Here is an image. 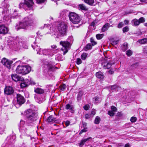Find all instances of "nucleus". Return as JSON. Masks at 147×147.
<instances>
[{
  "label": "nucleus",
  "instance_id": "obj_30",
  "mask_svg": "<svg viewBox=\"0 0 147 147\" xmlns=\"http://www.w3.org/2000/svg\"><path fill=\"white\" fill-rule=\"evenodd\" d=\"M118 41V40L111 38V45H112L113 46H114V45H117Z\"/></svg>",
  "mask_w": 147,
  "mask_h": 147
},
{
  "label": "nucleus",
  "instance_id": "obj_16",
  "mask_svg": "<svg viewBox=\"0 0 147 147\" xmlns=\"http://www.w3.org/2000/svg\"><path fill=\"white\" fill-rule=\"evenodd\" d=\"M110 25L109 23H106L102 27L101 30L102 32H105L110 27Z\"/></svg>",
  "mask_w": 147,
  "mask_h": 147
},
{
  "label": "nucleus",
  "instance_id": "obj_28",
  "mask_svg": "<svg viewBox=\"0 0 147 147\" xmlns=\"http://www.w3.org/2000/svg\"><path fill=\"white\" fill-rule=\"evenodd\" d=\"M21 88H24L25 87H27L28 86V82L25 81L22 82V83H21L20 84Z\"/></svg>",
  "mask_w": 147,
  "mask_h": 147
},
{
  "label": "nucleus",
  "instance_id": "obj_52",
  "mask_svg": "<svg viewBox=\"0 0 147 147\" xmlns=\"http://www.w3.org/2000/svg\"><path fill=\"white\" fill-rule=\"evenodd\" d=\"M70 121H67L65 123V125L66 126H68L70 124Z\"/></svg>",
  "mask_w": 147,
  "mask_h": 147
},
{
  "label": "nucleus",
  "instance_id": "obj_63",
  "mask_svg": "<svg viewBox=\"0 0 147 147\" xmlns=\"http://www.w3.org/2000/svg\"><path fill=\"white\" fill-rule=\"evenodd\" d=\"M144 25L146 26H147V23H145L144 24Z\"/></svg>",
  "mask_w": 147,
  "mask_h": 147
},
{
  "label": "nucleus",
  "instance_id": "obj_57",
  "mask_svg": "<svg viewBox=\"0 0 147 147\" xmlns=\"http://www.w3.org/2000/svg\"><path fill=\"white\" fill-rule=\"evenodd\" d=\"M95 25V23L94 22V21L92 22L90 24L91 26L94 27Z\"/></svg>",
  "mask_w": 147,
  "mask_h": 147
},
{
  "label": "nucleus",
  "instance_id": "obj_43",
  "mask_svg": "<svg viewBox=\"0 0 147 147\" xmlns=\"http://www.w3.org/2000/svg\"><path fill=\"white\" fill-rule=\"evenodd\" d=\"M89 108H90L89 106L88 105H86L83 107V108L86 111H87V110H89Z\"/></svg>",
  "mask_w": 147,
  "mask_h": 147
},
{
  "label": "nucleus",
  "instance_id": "obj_19",
  "mask_svg": "<svg viewBox=\"0 0 147 147\" xmlns=\"http://www.w3.org/2000/svg\"><path fill=\"white\" fill-rule=\"evenodd\" d=\"M65 109L67 110L69 109L71 111V113H74V111L73 109V107L72 105H71L70 104H68L66 105L65 107Z\"/></svg>",
  "mask_w": 147,
  "mask_h": 147
},
{
  "label": "nucleus",
  "instance_id": "obj_60",
  "mask_svg": "<svg viewBox=\"0 0 147 147\" xmlns=\"http://www.w3.org/2000/svg\"><path fill=\"white\" fill-rule=\"evenodd\" d=\"M124 147H130V145L129 143L125 144Z\"/></svg>",
  "mask_w": 147,
  "mask_h": 147
},
{
  "label": "nucleus",
  "instance_id": "obj_62",
  "mask_svg": "<svg viewBox=\"0 0 147 147\" xmlns=\"http://www.w3.org/2000/svg\"><path fill=\"white\" fill-rule=\"evenodd\" d=\"M140 1L142 2H144L145 1V0H140Z\"/></svg>",
  "mask_w": 147,
  "mask_h": 147
},
{
  "label": "nucleus",
  "instance_id": "obj_47",
  "mask_svg": "<svg viewBox=\"0 0 147 147\" xmlns=\"http://www.w3.org/2000/svg\"><path fill=\"white\" fill-rule=\"evenodd\" d=\"M143 51L144 53H147V46H146L143 48Z\"/></svg>",
  "mask_w": 147,
  "mask_h": 147
},
{
  "label": "nucleus",
  "instance_id": "obj_55",
  "mask_svg": "<svg viewBox=\"0 0 147 147\" xmlns=\"http://www.w3.org/2000/svg\"><path fill=\"white\" fill-rule=\"evenodd\" d=\"M124 23L125 25H127L129 23V21L127 20H125L124 21Z\"/></svg>",
  "mask_w": 147,
  "mask_h": 147
},
{
  "label": "nucleus",
  "instance_id": "obj_3",
  "mask_svg": "<svg viewBox=\"0 0 147 147\" xmlns=\"http://www.w3.org/2000/svg\"><path fill=\"white\" fill-rule=\"evenodd\" d=\"M31 69V67L29 66L18 65L16 68V71L18 74L25 75L29 73Z\"/></svg>",
  "mask_w": 147,
  "mask_h": 147
},
{
  "label": "nucleus",
  "instance_id": "obj_12",
  "mask_svg": "<svg viewBox=\"0 0 147 147\" xmlns=\"http://www.w3.org/2000/svg\"><path fill=\"white\" fill-rule=\"evenodd\" d=\"M104 69H110V63L107 59L105 60V62H103L102 64Z\"/></svg>",
  "mask_w": 147,
  "mask_h": 147
},
{
  "label": "nucleus",
  "instance_id": "obj_10",
  "mask_svg": "<svg viewBox=\"0 0 147 147\" xmlns=\"http://www.w3.org/2000/svg\"><path fill=\"white\" fill-rule=\"evenodd\" d=\"M47 66L48 70L47 72L49 76L52 74L51 72H53L55 71L56 69H57V67L49 63H48Z\"/></svg>",
  "mask_w": 147,
  "mask_h": 147
},
{
  "label": "nucleus",
  "instance_id": "obj_33",
  "mask_svg": "<svg viewBox=\"0 0 147 147\" xmlns=\"http://www.w3.org/2000/svg\"><path fill=\"white\" fill-rule=\"evenodd\" d=\"M104 36L103 34H98L96 35V38L98 40H100L102 39Z\"/></svg>",
  "mask_w": 147,
  "mask_h": 147
},
{
  "label": "nucleus",
  "instance_id": "obj_40",
  "mask_svg": "<svg viewBox=\"0 0 147 147\" xmlns=\"http://www.w3.org/2000/svg\"><path fill=\"white\" fill-rule=\"evenodd\" d=\"M82 63V61L80 58H78L77 59L76 63L78 65H80Z\"/></svg>",
  "mask_w": 147,
  "mask_h": 147
},
{
  "label": "nucleus",
  "instance_id": "obj_45",
  "mask_svg": "<svg viewBox=\"0 0 147 147\" xmlns=\"http://www.w3.org/2000/svg\"><path fill=\"white\" fill-rule=\"evenodd\" d=\"M138 20L140 21V23L144 22L145 21V19L143 17L140 18Z\"/></svg>",
  "mask_w": 147,
  "mask_h": 147
},
{
  "label": "nucleus",
  "instance_id": "obj_50",
  "mask_svg": "<svg viewBox=\"0 0 147 147\" xmlns=\"http://www.w3.org/2000/svg\"><path fill=\"white\" fill-rule=\"evenodd\" d=\"M138 64L137 63L133 64L131 65V66L133 67H134L135 68H137V67H138Z\"/></svg>",
  "mask_w": 147,
  "mask_h": 147
},
{
  "label": "nucleus",
  "instance_id": "obj_64",
  "mask_svg": "<svg viewBox=\"0 0 147 147\" xmlns=\"http://www.w3.org/2000/svg\"><path fill=\"white\" fill-rule=\"evenodd\" d=\"M114 72L111 71V74H113Z\"/></svg>",
  "mask_w": 147,
  "mask_h": 147
},
{
  "label": "nucleus",
  "instance_id": "obj_11",
  "mask_svg": "<svg viewBox=\"0 0 147 147\" xmlns=\"http://www.w3.org/2000/svg\"><path fill=\"white\" fill-rule=\"evenodd\" d=\"M8 32V28L5 25H2L0 26V34L3 35L7 34Z\"/></svg>",
  "mask_w": 147,
  "mask_h": 147
},
{
  "label": "nucleus",
  "instance_id": "obj_9",
  "mask_svg": "<svg viewBox=\"0 0 147 147\" xmlns=\"http://www.w3.org/2000/svg\"><path fill=\"white\" fill-rule=\"evenodd\" d=\"M1 63L4 66H5L8 69H9L11 68V66L12 63L11 61H10L5 58H3L1 61Z\"/></svg>",
  "mask_w": 147,
  "mask_h": 147
},
{
  "label": "nucleus",
  "instance_id": "obj_25",
  "mask_svg": "<svg viewBox=\"0 0 147 147\" xmlns=\"http://www.w3.org/2000/svg\"><path fill=\"white\" fill-rule=\"evenodd\" d=\"M84 2L89 5L92 6L93 5V4L94 3V0H84Z\"/></svg>",
  "mask_w": 147,
  "mask_h": 147
},
{
  "label": "nucleus",
  "instance_id": "obj_61",
  "mask_svg": "<svg viewBox=\"0 0 147 147\" xmlns=\"http://www.w3.org/2000/svg\"><path fill=\"white\" fill-rule=\"evenodd\" d=\"M108 114L110 116V110H109L108 111Z\"/></svg>",
  "mask_w": 147,
  "mask_h": 147
},
{
  "label": "nucleus",
  "instance_id": "obj_54",
  "mask_svg": "<svg viewBox=\"0 0 147 147\" xmlns=\"http://www.w3.org/2000/svg\"><path fill=\"white\" fill-rule=\"evenodd\" d=\"M118 146V147H124L123 144L122 143H119Z\"/></svg>",
  "mask_w": 147,
  "mask_h": 147
},
{
  "label": "nucleus",
  "instance_id": "obj_15",
  "mask_svg": "<svg viewBox=\"0 0 147 147\" xmlns=\"http://www.w3.org/2000/svg\"><path fill=\"white\" fill-rule=\"evenodd\" d=\"M96 77L98 79L103 80L104 78V75L103 73L101 71L97 72L96 73Z\"/></svg>",
  "mask_w": 147,
  "mask_h": 147
},
{
  "label": "nucleus",
  "instance_id": "obj_17",
  "mask_svg": "<svg viewBox=\"0 0 147 147\" xmlns=\"http://www.w3.org/2000/svg\"><path fill=\"white\" fill-rule=\"evenodd\" d=\"M117 108L114 106H111V117L114 116L117 111Z\"/></svg>",
  "mask_w": 147,
  "mask_h": 147
},
{
  "label": "nucleus",
  "instance_id": "obj_41",
  "mask_svg": "<svg viewBox=\"0 0 147 147\" xmlns=\"http://www.w3.org/2000/svg\"><path fill=\"white\" fill-rule=\"evenodd\" d=\"M137 118L136 117H131L130 119L132 123H134L136 121Z\"/></svg>",
  "mask_w": 147,
  "mask_h": 147
},
{
  "label": "nucleus",
  "instance_id": "obj_24",
  "mask_svg": "<svg viewBox=\"0 0 147 147\" xmlns=\"http://www.w3.org/2000/svg\"><path fill=\"white\" fill-rule=\"evenodd\" d=\"M91 138H92L91 137H89L87 138L82 140L81 142L79 144V145L80 146H83L86 141Z\"/></svg>",
  "mask_w": 147,
  "mask_h": 147
},
{
  "label": "nucleus",
  "instance_id": "obj_13",
  "mask_svg": "<svg viewBox=\"0 0 147 147\" xmlns=\"http://www.w3.org/2000/svg\"><path fill=\"white\" fill-rule=\"evenodd\" d=\"M34 92L38 94H43L45 92V90L39 87L34 88Z\"/></svg>",
  "mask_w": 147,
  "mask_h": 147
},
{
  "label": "nucleus",
  "instance_id": "obj_56",
  "mask_svg": "<svg viewBox=\"0 0 147 147\" xmlns=\"http://www.w3.org/2000/svg\"><path fill=\"white\" fill-rule=\"evenodd\" d=\"M25 123V122L24 120H21L20 121V123L21 124H22L23 125H24V124Z\"/></svg>",
  "mask_w": 147,
  "mask_h": 147
},
{
  "label": "nucleus",
  "instance_id": "obj_32",
  "mask_svg": "<svg viewBox=\"0 0 147 147\" xmlns=\"http://www.w3.org/2000/svg\"><path fill=\"white\" fill-rule=\"evenodd\" d=\"M90 42L91 43V45L93 46H94L97 44V42L94 40V38L92 37L90 38Z\"/></svg>",
  "mask_w": 147,
  "mask_h": 147
},
{
  "label": "nucleus",
  "instance_id": "obj_38",
  "mask_svg": "<svg viewBox=\"0 0 147 147\" xmlns=\"http://www.w3.org/2000/svg\"><path fill=\"white\" fill-rule=\"evenodd\" d=\"M92 117L90 114H86L85 116V117L86 119H88Z\"/></svg>",
  "mask_w": 147,
  "mask_h": 147
},
{
  "label": "nucleus",
  "instance_id": "obj_44",
  "mask_svg": "<svg viewBox=\"0 0 147 147\" xmlns=\"http://www.w3.org/2000/svg\"><path fill=\"white\" fill-rule=\"evenodd\" d=\"M123 114L121 113V112H118L116 114V116L117 117H121L122 116Z\"/></svg>",
  "mask_w": 147,
  "mask_h": 147
},
{
  "label": "nucleus",
  "instance_id": "obj_26",
  "mask_svg": "<svg viewBox=\"0 0 147 147\" xmlns=\"http://www.w3.org/2000/svg\"><path fill=\"white\" fill-rule=\"evenodd\" d=\"M100 121L101 119L100 117L98 116H97L96 117L94 120V123L96 124H98L100 123Z\"/></svg>",
  "mask_w": 147,
  "mask_h": 147
},
{
  "label": "nucleus",
  "instance_id": "obj_58",
  "mask_svg": "<svg viewBox=\"0 0 147 147\" xmlns=\"http://www.w3.org/2000/svg\"><path fill=\"white\" fill-rule=\"evenodd\" d=\"M93 99H94V100L95 101H97L98 100L99 98L97 96H96V97H94V98Z\"/></svg>",
  "mask_w": 147,
  "mask_h": 147
},
{
  "label": "nucleus",
  "instance_id": "obj_14",
  "mask_svg": "<svg viewBox=\"0 0 147 147\" xmlns=\"http://www.w3.org/2000/svg\"><path fill=\"white\" fill-rule=\"evenodd\" d=\"M12 79L14 81L17 82L20 80L21 77L16 74H13L11 75Z\"/></svg>",
  "mask_w": 147,
  "mask_h": 147
},
{
  "label": "nucleus",
  "instance_id": "obj_37",
  "mask_svg": "<svg viewBox=\"0 0 147 147\" xmlns=\"http://www.w3.org/2000/svg\"><path fill=\"white\" fill-rule=\"evenodd\" d=\"M132 54V52L130 50H128L126 52V54L128 56H131Z\"/></svg>",
  "mask_w": 147,
  "mask_h": 147
},
{
  "label": "nucleus",
  "instance_id": "obj_42",
  "mask_svg": "<svg viewBox=\"0 0 147 147\" xmlns=\"http://www.w3.org/2000/svg\"><path fill=\"white\" fill-rule=\"evenodd\" d=\"M87 128H84L83 129H82L80 132L79 134H82L83 132H86L87 131Z\"/></svg>",
  "mask_w": 147,
  "mask_h": 147
},
{
  "label": "nucleus",
  "instance_id": "obj_20",
  "mask_svg": "<svg viewBox=\"0 0 147 147\" xmlns=\"http://www.w3.org/2000/svg\"><path fill=\"white\" fill-rule=\"evenodd\" d=\"M26 5L28 8L31 7L29 6V5L24 0V3H21L19 4V8H24V5Z\"/></svg>",
  "mask_w": 147,
  "mask_h": 147
},
{
  "label": "nucleus",
  "instance_id": "obj_39",
  "mask_svg": "<svg viewBox=\"0 0 147 147\" xmlns=\"http://www.w3.org/2000/svg\"><path fill=\"white\" fill-rule=\"evenodd\" d=\"M124 25V23L123 22H121L119 23L117 26V27L118 28H121L123 27Z\"/></svg>",
  "mask_w": 147,
  "mask_h": 147
},
{
  "label": "nucleus",
  "instance_id": "obj_53",
  "mask_svg": "<svg viewBox=\"0 0 147 147\" xmlns=\"http://www.w3.org/2000/svg\"><path fill=\"white\" fill-rule=\"evenodd\" d=\"M82 94H81V92H79L77 96V98H78L79 97H80L82 96Z\"/></svg>",
  "mask_w": 147,
  "mask_h": 147
},
{
  "label": "nucleus",
  "instance_id": "obj_6",
  "mask_svg": "<svg viewBox=\"0 0 147 147\" xmlns=\"http://www.w3.org/2000/svg\"><path fill=\"white\" fill-rule=\"evenodd\" d=\"M60 44L63 47L64 49H61V50L63 51L65 50L63 52V54H65L67 53L68 51V49L69 48L70 43L67 41H61L60 42Z\"/></svg>",
  "mask_w": 147,
  "mask_h": 147
},
{
  "label": "nucleus",
  "instance_id": "obj_23",
  "mask_svg": "<svg viewBox=\"0 0 147 147\" xmlns=\"http://www.w3.org/2000/svg\"><path fill=\"white\" fill-rule=\"evenodd\" d=\"M132 25L134 26H138L140 24V21L136 19H134L132 21Z\"/></svg>",
  "mask_w": 147,
  "mask_h": 147
},
{
  "label": "nucleus",
  "instance_id": "obj_7",
  "mask_svg": "<svg viewBox=\"0 0 147 147\" xmlns=\"http://www.w3.org/2000/svg\"><path fill=\"white\" fill-rule=\"evenodd\" d=\"M17 103L19 105L21 106L26 101L24 97L21 94H18L16 95Z\"/></svg>",
  "mask_w": 147,
  "mask_h": 147
},
{
  "label": "nucleus",
  "instance_id": "obj_49",
  "mask_svg": "<svg viewBox=\"0 0 147 147\" xmlns=\"http://www.w3.org/2000/svg\"><path fill=\"white\" fill-rule=\"evenodd\" d=\"M96 112L94 110H92L91 112V114H90L91 115H92V117H93V116L96 114Z\"/></svg>",
  "mask_w": 147,
  "mask_h": 147
},
{
  "label": "nucleus",
  "instance_id": "obj_21",
  "mask_svg": "<svg viewBox=\"0 0 147 147\" xmlns=\"http://www.w3.org/2000/svg\"><path fill=\"white\" fill-rule=\"evenodd\" d=\"M128 45L127 43L125 42L121 45V49L123 51H125L128 49Z\"/></svg>",
  "mask_w": 147,
  "mask_h": 147
},
{
  "label": "nucleus",
  "instance_id": "obj_35",
  "mask_svg": "<svg viewBox=\"0 0 147 147\" xmlns=\"http://www.w3.org/2000/svg\"><path fill=\"white\" fill-rule=\"evenodd\" d=\"M87 56V54L86 53H83L81 55V58L83 60H85Z\"/></svg>",
  "mask_w": 147,
  "mask_h": 147
},
{
  "label": "nucleus",
  "instance_id": "obj_36",
  "mask_svg": "<svg viewBox=\"0 0 147 147\" xmlns=\"http://www.w3.org/2000/svg\"><path fill=\"white\" fill-rule=\"evenodd\" d=\"M129 30V28L127 26H126L123 28L122 30L123 33H124L125 32H127Z\"/></svg>",
  "mask_w": 147,
  "mask_h": 147
},
{
  "label": "nucleus",
  "instance_id": "obj_18",
  "mask_svg": "<svg viewBox=\"0 0 147 147\" xmlns=\"http://www.w3.org/2000/svg\"><path fill=\"white\" fill-rule=\"evenodd\" d=\"M56 121V118H54L52 115H50L49 117L47 119V121L48 123L55 122Z\"/></svg>",
  "mask_w": 147,
  "mask_h": 147
},
{
  "label": "nucleus",
  "instance_id": "obj_48",
  "mask_svg": "<svg viewBox=\"0 0 147 147\" xmlns=\"http://www.w3.org/2000/svg\"><path fill=\"white\" fill-rule=\"evenodd\" d=\"M82 124L83 126V127H84V128H87V127H86V126L87 125V123L84 122H83L82 123Z\"/></svg>",
  "mask_w": 147,
  "mask_h": 147
},
{
  "label": "nucleus",
  "instance_id": "obj_34",
  "mask_svg": "<svg viewBox=\"0 0 147 147\" xmlns=\"http://www.w3.org/2000/svg\"><path fill=\"white\" fill-rule=\"evenodd\" d=\"M59 88L61 90L64 91L66 88V86L65 84H63L60 85L59 86Z\"/></svg>",
  "mask_w": 147,
  "mask_h": 147
},
{
  "label": "nucleus",
  "instance_id": "obj_2",
  "mask_svg": "<svg viewBox=\"0 0 147 147\" xmlns=\"http://www.w3.org/2000/svg\"><path fill=\"white\" fill-rule=\"evenodd\" d=\"M24 114L26 117L28 125H29L30 123H33L37 119L36 113L32 109H28L26 110Z\"/></svg>",
  "mask_w": 147,
  "mask_h": 147
},
{
  "label": "nucleus",
  "instance_id": "obj_5",
  "mask_svg": "<svg viewBox=\"0 0 147 147\" xmlns=\"http://www.w3.org/2000/svg\"><path fill=\"white\" fill-rule=\"evenodd\" d=\"M68 17L70 21L74 24H77L80 22V16L74 12H69V13Z\"/></svg>",
  "mask_w": 147,
  "mask_h": 147
},
{
  "label": "nucleus",
  "instance_id": "obj_46",
  "mask_svg": "<svg viewBox=\"0 0 147 147\" xmlns=\"http://www.w3.org/2000/svg\"><path fill=\"white\" fill-rule=\"evenodd\" d=\"M36 0L38 4H40V3H44L45 1V0Z\"/></svg>",
  "mask_w": 147,
  "mask_h": 147
},
{
  "label": "nucleus",
  "instance_id": "obj_29",
  "mask_svg": "<svg viewBox=\"0 0 147 147\" xmlns=\"http://www.w3.org/2000/svg\"><path fill=\"white\" fill-rule=\"evenodd\" d=\"M78 7L81 10L85 11H86L88 10V9L86 8V7L83 4H79L78 5Z\"/></svg>",
  "mask_w": 147,
  "mask_h": 147
},
{
  "label": "nucleus",
  "instance_id": "obj_8",
  "mask_svg": "<svg viewBox=\"0 0 147 147\" xmlns=\"http://www.w3.org/2000/svg\"><path fill=\"white\" fill-rule=\"evenodd\" d=\"M14 93L13 88L10 86H6L4 89V94L7 95H10Z\"/></svg>",
  "mask_w": 147,
  "mask_h": 147
},
{
  "label": "nucleus",
  "instance_id": "obj_22",
  "mask_svg": "<svg viewBox=\"0 0 147 147\" xmlns=\"http://www.w3.org/2000/svg\"><path fill=\"white\" fill-rule=\"evenodd\" d=\"M92 46L90 43L87 44L85 47L84 48V49L85 51H87L88 50H90L92 49Z\"/></svg>",
  "mask_w": 147,
  "mask_h": 147
},
{
  "label": "nucleus",
  "instance_id": "obj_31",
  "mask_svg": "<svg viewBox=\"0 0 147 147\" xmlns=\"http://www.w3.org/2000/svg\"><path fill=\"white\" fill-rule=\"evenodd\" d=\"M31 7H32L34 4L33 0H24Z\"/></svg>",
  "mask_w": 147,
  "mask_h": 147
},
{
  "label": "nucleus",
  "instance_id": "obj_59",
  "mask_svg": "<svg viewBox=\"0 0 147 147\" xmlns=\"http://www.w3.org/2000/svg\"><path fill=\"white\" fill-rule=\"evenodd\" d=\"M57 47V46L55 45H53L51 46V48L53 49H56Z\"/></svg>",
  "mask_w": 147,
  "mask_h": 147
},
{
  "label": "nucleus",
  "instance_id": "obj_27",
  "mask_svg": "<svg viewBox=\"0 0 147 147\" xmlns=\"http://www.w3.org/2000/svg\"><path fill=\"white\" fill-rule=\"evenodd\" d=\"M141 44H144L147 43V38H144L141 39H139L138 41Z\"/></svg>",
  "mask_w": 147,
  "mask_h": 147
},
{
  "label": "nucleus",
  "instance_id": "obj_4",
  "mask_svg": "<svg viewBox=\"0 0 147 147\" xmlns=\"http://www.w3.org/2000/svg\"><path fill=\"white\" fill-rule=\"evenodd\" d=\"M68 27L66 24L60 23L58 25L57 29L58 35L60 36H64L67 34Z\"/></svg>",
  "mask_w": 147,
  "mask_h": 147
},
{
  "label": "nucleus",
  "instance_id": "obj_51",
  "mask_svg": "<svg viewBox=\"0 0 147 147\" xmlns=\"http://www.w3.org/2000/svg\"><path fill=\"white\" fill-rule=\"evenodd\" d=\"M117 86L116 85L112 86H111V90L112 89H115L117 88Z\"/></svg>",
  "mask_w": 147,
  "mask_h": 147
},
{
  "label": "nucleus",
  "instance_id": "obj_1",
  "mask_svg": "<svg viewBox=\"0 0 147 147\" xmlns=\"http://www.w3.org/2000/svg\"><path fill=\"white\" fill-rule=\"evenodd\" d=\"M34 21V19L32 16L31 14L30 15L24 18L23 22H20L19 25H16V28L18 30L21 29L26 30L29 26L32 25Z\"/></svg>",
  "mask_w": 147,
  "mask_h": 147
}]
</instances>
